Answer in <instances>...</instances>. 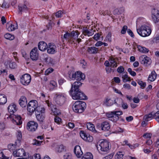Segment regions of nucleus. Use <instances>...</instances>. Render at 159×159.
<instances>
[{
    "instance_id": "nucleus-1",
    "label": "nucleus",
    "mask_w": 159,
    "mask_h": 159,
    "mask_svg": "<svg viewBox=\"0 0 159 159\" xmlns=\"http://www.w3.org/2000/svg\"><path fill=\"white\" fill-rule=\"evenodd\" d=\"M82 83L79 81H75L71 85V88L69 92L73 99L75 100H85L87 96L79 89Z\"/></svg>"
},
{
    "instance_id": "nucleus-2",
    "label": "nucleus",
    "mask_w": 159,
    "mask_h": 159,
    "mask_svg": "<svg viewBox=\"0 0 159 159\" xmlns=\"http://www.w3.org/2000/svg\"><path fill=\"white\" fill-rule=\"evenodd\" d=\"M78 31H73L70 33L66 32L63 36L61 35V38L62 40L65 39L69 43H75V40L77 38L78 36Z\"/></svg>"
},
{
    "instance_id": "nucleus-3",
    "label": "nucleus",
    "mask_w": 159,
    "mask_h": 159,
    "mask_svg": "<svg viewBox=\"0 0 159 159\" xmlns=\"http://www.w3.org/2000/svg\"><path fill=\"white\" fill-rule=\"evenodd\" d=\"M86 107L85 102L80 101H76L73 104L72 109L75 113H82Z\"/></svg>"
},
{
    "instance_id": "nucleus-4",
    "label": "nucleus",
    "mask_w": 159,
    "mask_h": 159,
    "mask_svg": "<svg viewBox=\"0 0 159 159\" xmlns=\"http://www.w3.org/2000/svg\"><path fill=\"white\" fill-rule=\"evenodd\" d=\"M122 114L121 111H113L107 113L106 116L110 120L115 122L119 119V116Z\"/></svg>"
},
{
    "instance_id": "nucleus-5",
    "label": "nucleus",
    "mask_w": 159,
    "mask_h": 159,
    "mask_svg": "<svg viewBox=\"0 0 159 159\" xmlns=\"http://www.w3.org/2000/svg\"><path fill=\"white\" fill-rule=\"evenodd\" d=\"M45 108L42 107L38 108L37 111L35 112L36 119L40 124L43 123L45 121Z\"/></svg>"
},
{
    "instance_id": "nucleus-6",
    "label": "nucleus",
    "mask_w": 159,
    "mask_h": 159,
    "mask_svg": "<svg viewBox=\"0 0 159 159\" xmlns=\"http://www.w3.org/2000/svg\"><path fill=\"white\" fill-rule=\"evenodd\" d=\"M138 33L141 36L145 37L149 36L151 33V30L146 25L141 26L139 29H137Z\"/></svg>"
},
{
    "instance_id": "nucleus-7",
    "label": "nucleus",
    "mask_w": 159,
    "mask_h": 159,
    "mask_svg": "<svg viewBox=\"0 0 159 159\" xmlns=\"http://www.w3.org/2000/svg\"><path fill=\"white\" fill-rule=\"evenodd\" d=\"M42 108L39 106H38V103L37 101L35 100H32L30 101L27 106V110L29 112L32 113L34 111H36L38 108Z\"/></svg>"
},
{
    "instance_id": "nucleus-8",
    "label": "nucleus",
    "mask_w": 159,
    "mask_h": 159,
    "mask_svg": "<svg viewBox=\"0 0 159 159\" xmlns=\"http://www.w3.org/2000/svg\"><path fill=\"white\" fill-rule=\"evenodd\" d=\"M98 149L100 148L101 151L107 152L111 148V146L110 143L107 140L102 141L99 144V145H97Z\"/></svg>"
},
{
    "instance_id": "nucleus-9",
    "label": "nucleus",
    "mask_w": 159,
    "mask_h": 159,
    "mask_svg": "<svg viewBox=\"0 0 159 159\" xmlns=\"http://www.w3.org/2000/svg\"><path fill=\"white\" fill-rule=\"evenodd\" d=\"M85 75L84 74L82 73L81 72L78 71L73 73L71 79L72 80L76 79L77 81H79L81 80L85 79Z\"/></svg>"
},
{
    "instance_id": "nucleus-10",
    "label": "nucleus",
    "mask_w": 159,
    "mask_h": 159,
    "mask_svg": "<svg viewBox=\"0 0 159 159\" xmlns=\"http://www.w3.org/2000/svg\"><path fill=\"white\" fill-rule=\"evenodd\" d=\"M97 128L99 130L106 131L110 129V125L109 122L104 121L101 123H98L96 125Z\"/></svg>"
},
{
    "instance_id": "nucleus-11",
    "label": "nucleus",
    "mask_w": 159,
    "mask_h": 159,
    "mask_svg": "<svg viewBox=\"0 0 159 159\" xmlns=\"http://www.w3.org/2000/svg\"><path fill=\"white\" fill-rule=\"evenodd\" d=\"M31 76L28 74H26L23 75L21 78L20 81L23 85H28L30 83L31 80Z\"/></svg>"
},
{
    "instance_id": "nucleus-12",
    "label": "nucleus",
    "mask_w": 159,
    "mask_h": 159,
    "mask_svg": "<svg viewBox=\"0 0 159 159\" xmlns=\"http://www.w3.org/2000/svg\"><path fill=\"white\" fill-rule=\"evenodd\" d=\"M38 127V123L34 121L28 122L27 125V129L28 130L32 132L35 131Z\"/></svg>"
},
{
    "instance_id": "nucleus-13",
    "label": "nucleus",
    "mask_w": 159,
    "mask_h": 159,
    "mask_svg": "<svg viewBox=\"0 0 159 159\" xmlns=\"http://www.w3.org/2000/svg\"><path fill=\"white\" fill-rule=\"evenodd\" d=\"M152 17L154 22L157 23L159 21V11L158 10L154 8L152 11Z\"/></svg>"
},
{
    "instance_id": "nucleus-14",
    "label": "nucleus",
    "mask_w": 159,
    "mask_h": 159,
    "mask_svg": "<svg viewBox=\"0 0 159 159\" xmlns=\"http://www.w3.org/2000/svg\"><path fill=\"white\" fill-rule=\"evenodd\" d=\"M139 61L142 64L147 66L150 64L151 63L150 58L146 55H143L139 57Z\"/></svg>"
},
{
    "instance_id": "nucleus-15",
    "label": "nucleus",
    "mask_w": 159,
    "mask_h": 159,
    "mask_svg": "<svg viewBox=\"0 0 159 159\" xmlns=\"http://www.w3.org/2000/svg\"><path fill=\"white\" fill-rule=\"evenodd\" d=\"M80 135L82 139L87 142H91L93 140V138L92 136L90 135L89 134H86L83 131H81L80 132Z\"/></svg>"
},
{
    "instance_id": "nucleus-16",
    "label": "nucleus",
    "mask_w": 159,
    "mask_h": 159,
    "mask_svg": "<svg viewBox=\"0 0 159 159\" xmlns=\"http://www.w3.org/2000/svg\"><path fill=\"white\" fill-rule=\"evenodd\" d=\"M30 57L31 59L33 61H36L38 59L39 54L37 48H34L32 50L30 53Z\"/></svg>"
},
{
    "instance_id": "nucleus-17",
    "label": "nucleus",
    "mask_w": 159,
    "mask_h": 159,
    "mask_svg": "<svg viewBox=\"0 0 159 159\" xmlns=\"http://www.w3.org/2000/svg\"><path fill=\"white\" fill-rule=\"evenodd\" d=\"M65 98L64 96L60 95H57L55 99V102L57 104L61 106L65 102Z\"/></svg>"
},
{
    "instance_id": "nucleus-18",
    "label": "nucleus",
    "mask_w": 159,
    "mask_h": 159,
    "mask_svg": "<svg viewBox=\"0 0 159 159\" xmlns=\"http://www.w3.org/2000/svg\"><path fill=\"white\" fill-rule=\"evenodd\" d=\"M41 60H43L45 61L46 64H53V59L50 57H48L47 54H43L41 57Z\"/></svg>"
},
{
    "instance_id": "nucleus-19",
    "label": "nucleus",
    "mask_w": 159,
    "mask_h": 159,
    "mask_svg": "<svg viewBox=\"0 0 159 159\" xmlns=\"http://www.w3.org/2000/svg\"><path fill=\"white\" fill-rule=\"evenodd\" d=\"M13 156L15 157H20L24 156L25 155L24 150L22 149H19L16 151H13Z\"/></svg>"
},
{
    "instance_id": "nucleus-20",
    "label": "nucleus",
    "mask_w": 159,
    "mask_h": 159,
    "mask_svg": "<svg viewBox=\"0 0 159 159\" xmlns=\"http://www.w3.org/2000/svg\"><path fill=\"white\" fill-rule=\"evenodd\" d=\"M74 152L78 158H80L83 153L80 146H76L74 149Z\"/></svg>"
},
{
    "instance_id": "nucleus-21",
    "label": "nucleus",
    "mask_w": 159,
    "mask_h": 159,
    "mask_svg": "<svg viewBox=\"0 0 159 159\" xmlns=\"http://www.w3.org/2000/svg\"><path fill=\"white\" fill-rule=\"evenodd\" d=\"M18 13L22 14L23 12H25L28 10V8L25 4H20L18 5Z\"/></svg>"
},
{
    "instance_id": "nucleus-22",
    "label": "nucleus",
    "mask_w": 159,
    "mask_h": 159,
    "mask_svg": "<svg viewBox=\"0 0 159 159\" xmlns=\"http://www.w3.org/2000/svg\"><path fill=\"white\" fill-rule=\"evenodd\" d=\"M38 48L41 51H44L47 49V43L43 41H41L38 43Z\"/></svg>"
},
{
    "instance_id": "nucleus-23",
    "label": "nucleus",
    "mask_w": 159,
    "mask_h": 159,
    "mask_svg": "<svg viewBox=\"0 0 159 159\" xmlns=\"http://www.w3.org/2000/svg\"><path fill=\"white\" fill-rule=\"evenodd\" d=\"M56 49L55 45L50 43L49 46H47V52L49 54H54L55 52Z\"/></svg>"
},
{
    "instance_id": "nucleus-24",
    "label": "nucleus",
    "mask_w": 159,
    "mask_h": 159,
    "mask_svg": "<svg viewBox=\"0 0 159 159\" xmlns=\"http://www.w3.org/2000/svg\"><path fill=\"white\" fill-rule=\"evenodd\" d=\"M19 104L22 107H25L27 104V101L26 98L22 96L19 100Z\"/></svg>"
},
{
    "instance_id": "nucleus-25",
    "label": "nucleus",
    "mask_w": 159,
    "mask_h": 159,
    "mask_svg": "<svg viewBox=\"0 0 159 159\" xmlns=\"http://www.w3.org/2000/svg\"><path fill=\"white\" fill-rule=\"evenodd\" d=\"M51 108L54 115H59L61 114V111L57 109L55 106L53 105H51Z\"/></svg>"
},
{
    "instance_id": "nucleus-26",
    "label": "nucleus",
    "mask_w": 159,
    "mask_h": 159,
    "mask_svg": "<svg viewBox=\"0 0 159 159\" xmlns=\"http://www.w3.org/2000/svg\"><path fill=\"white\" fill-rule=\"evenodd\" d=\"M8 111L11 114H13L17 110L16 105L14 103L11 104L8 107Z\"/></svg>"
},
{
    "instance_id": "nucleus-27",
    "label": "nucleus",
    "mask_w": 159,
    "mask_h": 159,
    "mask_svg": "<svg viewBox=\"0 0 159 159\" xmlns=\"http://www.w3.org/2000/svg\"><path fill=\"white\" fill-rule=\"evenodd\" d=\"M16 28L15 27L14 25H13L11 23H7L6 25V28L9 31H12L15 30L16 28L17 29V24L16 23Z\"/></svg>"
},
{
    "instance_id": "nucleus-28",
    "label": "nucleus",
    "mask_w": 159,
    "mask_h": 159,
    "mask_svg": "<svg viewBox=\"0 0 159 159\" xmlns=\"http://www.w3.org/2000/svg\"><path fill=\"white\" fill-rule=\"evenodd\" d=\"M157 75V74L154 70L152 71L151 74L149 75L148 80L151 82L154 81L156 78Z\"/></svg>"
},
{
    "instance_id": "nucleus-29",
    "label": "nucleus",
    "mask_w": 159,
    "mask_h": 159,
    "mask_svg": "<svg viewBox=\"0 0 159 159\" xmlns=\"http://www.w3.org/2000/svg\"><path fill=\"white\" fill-rule=\"evenodd\" d=\"M110 62V66L112 67H116L117 66V63L116 60L113 57H110L109 59Z\"/></svg>"
},
{
    "instance_id": "nucleus-30",
    "label": "nucleus",
    "mask_w": 159,
    "mask_h": 159,
    "mask_svg": "<svg viewBox=\"0 0 159 159\" xmlns=\"http://www.w3.org/2000/svg\"><path fill=\"white\" fill-rule=\"evenodd\" d=\"M93 31L91 30H88L87 29V27H86L83 29V33L84 35L89 36L92 35L94 34Z\"/></svg>"
},
{
    "instance_id": "nucleus-31",
    "label": "nucleus",
    "mask_w": 159,
    "mask_h": 159,
    "mask_svg": "<svg viewBox=\"0 0 159 159\" xmlns=\"http://www.w3.org/2000/svg\"><path fill=\"white\" fill-rule=\"evenodd\" d=\"M7 102L6 96L3 94H0V105H3Z\"/></svg>"
},
{
    "instance_id": "nucleus-32",
    "label": "nucleus",
    "mask_w": 159,
    "mask_h": 159,
    "mask_svg": "<svg viewBox=\"0 0 159 159\" xmlns=\"http://www.w3.org/2000/svg\"><path fill=\"white\" fill-rule=\"evenodd\" d=\"M21 117L20 116H15V119H14V123H16L17 125H20L22 123L21 120Z\"/></svg>"
},
{
    "instance_id": "nucleus-33",
    "label": "nucleus",
    "mask_w": 159,
    "mask_h": 159,
    "mask_svg": "<svg viewBox=\"0 0 159 159\" xmlns=\"http://www.w3.org/2000/svg\"><path fill=\"white\" fill-rule=\"evenodd\" d=\"M87 129L93 132H96V131L95 129L94 126L93 124L89 123L87 124Z\"/></svg>"
},
{
    "instance_id": "nucleus-34",
    "label": "nucleus",
    "mask_w": 159,
    "mask_h": 159,
    "mask_svg": "<svg viewBox=\"0 0 159 159\" xmlns=\"http://www.w3.org/2000/svg\"><path fill=\"white\" fill-rule=\"evenodd\" d=\"M88 50L89 52L91 54H96L98 51V48L94 47H89Z\"/></svg>"
},
{
    "instance_id": "nucleus-35",
    "label": "nucleus",
    "mask_w": 159,
    "mask_h": 159,
    "mask_svg": "<svg viewBox=\"0 0 159 159\" xmlns=\"http://www.w3.org/2000/svg\"><path fill=\"white\" fill-rule=\"evenodd\" d=\"M137 48L139 51L143 53H148L149 51L148 49L140 45H138Z\"/></svg>"
},
{
    "instance_id": "nucleus-36",
    "label": "nucleus",
    "mask_w": 159,
    "mask_h": 159,
    "mask_svg": "<svg viewBox=\"0 0 159 159\" xmlns=\"http://www.w3.org/2000/svg\"><path fill=\"white\" fill-rule=\"evenodd\" d=\"M81 159H93V156L91 153L88 152L85 154Z\"/></svg>"
},
{
    "instance_id": "nucleus-37",
    "label": "nucleus",
    "mask_w": 159,
    "mask_h": 159,
    "mask_svg": "<svg viewBox=\"0 0 159 159\" xmlns=\"http://www.w3.org/2000/svg\"><path fill=\"white\" fill-rule=\"evenodd\" d=\"M153 118L152 114V112L145 116L143 117V120H145L146 122H148L149 120H151Z\"/></svg>"
},
{
    "instance_id": "nucleus-38",
    "label": "nucleus",
    "mask_w": 159,
    "mask_h": 159,
    "mask_svg": "<svg viewBox=\"0 0 159 159\" xmlns=\"http://www.w3.org/2000/svg\"><path fill=\"white\" fill-rule=\"evenodd\" d=\"M16 137L17 138L18 142V143H20V142L22 139V136L21 132L20 130L17 131L16 133Z\"/></svg>"
},
{
    "instance_id": "nucleus-39",
    "label": "nucleus",
    "mask_w": 159,
    "mask_h": 159,
    "mask_svg": "<svg viewBox=\"0 0 159 159\" xmlns=\"http://www.w3.org/2000/svg\"><path fill=\"white\" fill-rule=\"evenodd\" d=\"M152 114L153 118L155 119L158 122H159V110L156 113L152 112Z\"/></svg>"
},
{
    "instance_id": "nucleus-40",
    "label": "nucleus",
    "mask_w": 159,
    "mask_h": 159,
    "mask_svg": "<svg viewBox=\"0 0 159 159\" xmlns=\"http://www.w3.org/2000/svg\"><path fill=\"white\" fill-rule=\"evenodd\" d=\"M124 11V8L123 7L119 9H116L114 11L115 14H119L123 13Z\"/></svg>"
},
{
    "instance_id": "nucleus-41",
    "label": "nucleus",
    "mask_w": 159,
    "mask_h": 159,
    "mask_svg": "<svg viewBox=\"0 0 159 159\" xmlns=\"http://www.w3.org/2000/svg\"><path fill=\"white\" fill-rule=\"evenodd\" d=\"M4 37L6 39L10 40H12L14 39V36L13 35L8 33L5 34Z\"/></svg>"
},
{
    "instance_id": "nucleus-42",
    "label": "nucleus",
    "mask_w": 159,
    "mask_h": 159,
    "mask_svg": "<svg viewBox=\"0 0 159 159\" xmlns=\"http://www.w3.org/2000/svg\"><path fill=\"white\" fill-rule=\"evenodd\" d=\"M122 78L123 82L125 83L127 81H130V78L128 77L127 73L123 75L122 77Z\"/></svg>"
},
{
    "instance_id": "nucleus-43",
    "label": "nucleus",
    "mask_w": 159,
    "mask_h": 159,
    "mask_svg": "<svg viewBox=\"0 0 159 159\" xmlns=\"http://www.w3.org/2000/svg\"><path fill=\"white\" fill-rule=\"evenodd\" d=\"M123 100L121 98H117L114 100V103L117 104L118 106H119L123 102Z\"/></svg>"
},
{
    "instance_id": "nucleus-44",
    "label": "nucleus",
    "mask_w": 159,
    "mask_h": 159,
    "mask_svg": "<svg viewBox=\"0 0 159 159\" xmlns=\"http://www.w3.org/2000/svg\"><path fill=\"white\" fill-rule=\"evenodd\" d=\"M43 142V141H39L36 139L33 140L32 144L33 145H35L39 146L41 145V143Z\"/></svg>"
},
{
    "instance_id": "nucleus-45",
    "label": "nucleus",
    "mask_w": 159,
    "mask_h": 159,
    "mask_svg": "<svg viewBox=\"0 0 159 159\" xmlns=\"http://www.w3.org/2000/svg\"><path fill=\"white\" fill-rule=\"evenodd\" d=\"M138 83L140 86L141 88L144 89L145 87L146 86V83L145 82H143L141 80H139L138 81Z\"/></svg>"
},
{
    "instance_id": "nucleus-46",
    "label": "nucleus",
    "mask_w": 159,
    "mask_h": 159,
    "mask_svg": "<svg viewBox=\"0 0 159 159\" xmlns=\"http://www.w3.org/2000/svg\"><path fill=\"white\" fill-rule=\"evenodd\" d=\"M0 158L2 159H11L10 157H8L4 155L2 151H0Z\"/></svg>"
},
{
    "instance_id": "nucleus-47",
    "label": "nucleus",
    "mask_w": 159,
    "mask_h": 159,
    "mask_svg": "<svg viewBox=\"0 0 159 159\" xmlns=\"http://www.w3.org/2000/svg\"><path fill=\"white\" fill-rule=\"evenodd\" d=\"M124 155V154L122 153V152H118L115 155L116 158L118 159H120L122 158Z\"/></svg>"
},
{
    "instance_id": "nucleus-48",
    "label": "nucleus",
    "mask_w": 159,
    "mask_h": 159,
    "mask_svg": "<svg viewBox=\"0 0 159 159\" xmlns=\"http://www.w3.org/2000/svg\"><path fill=\"white\" fill-rule=\"evenodd\" d=\"M105 103L107 106H111L113 104L114 102L112 100L110 99H107Z\"/></svg>"
},
{
    "instance_id": "nucleus-49",
    "label": "nucleus",
    "mask_w": 159,
    "mask_h": 159,
    "mask_svg": "<svg viewBox=\"0 0 159 159\" xmlns=\"http://www.w3.org/2000/svg\"><path fill=\"white\" fill-rule=\"evenodd\" d=\"M63 157L64 159H70L71 158V155L69 153H66L64 155Z\"/></svg>"
},
{
    "instance_id": "nucleus-50",
    "label": "nucleus",
    "mask_w": 159,
    "mask_h": 159,
    "mask_svg": "<svg viewBox=\"0 0 159 159\" xmlns=\"http://www.w3.org/2000/svg\"><path fill=\"white\" fill-rule=\"evenodd\" d=\"M65 149L63 145H60L59 146L58 148L57 151L59 152H61L64 151Z\"/></svg>"
},
{
    "instance_id": "nucleus-51",
    "label": "nucleus",
    "mask_w": 159,
    "mask_h": 159,
    "mask_svg": "<svg viewBox=\"0 0 159 159\" xmlns=\"http://www.w3.org/2000/svg\"><path fill=\"white\" fill-rule=\"evenodd\" d=\"M61 118L57 116H56L54 118L55 122L58 124H60L61 122Z\"/></svg>"
},
{
    "instance_id": "nucleus-52",
    "label": "nucleus",
    "mask_w": 159,
    "mask_h": 159,
    "mask_svg": "<svg viewBox=\"0 0 159 159\" xmlns=\"http://www.w3.org/2000/svg\"><path fill=\"white\" fill-rule=\"evenodd\" d=\"M106 40L109 42L111 41V32L108 33L106 38Z\"/></svg>"
},
{
    "instance_id": "nucleus-53",
    "label": "nucleus",
    "mask_w": 159,
    "mask_h": 159,
    "mask_svg": "<svg viewBox=\"0 0 159 159\" xmlns=\"http://www.w3.org/2000/svg\"><path fill=\"white\" fill-rule=\"evenodd\" d=\"M17 66L16 63L14 62L10 63L9 64V67L11 69H15Z\"/></svg>"
},
{
    "instance_id": "nucleus-54",
    "label": "nucleus",
    "mask_w": 159,
    "mask_h": 159,
    "mask_svg": "<svg viewBox=\"0 0 159 159\" xmlns=\"http://www.w3.org/2000/svg\"><path fill=\"white\" fill-rule=\"evenodd\" d=\"M53 71V69L52 68L47 69L45 72V74L46 75H48L49 73H51Z\"/></svg>"
},
{
    "instance_id": "nucleus-55",
    "label": "nucleus",
    "mask_w": 159,
    "mask_h": 159,
    "mask_svg": "<svg viewBox=\"0 0 159 159\" xmlns=\"http://www.w3.org/2000/svg\"><path fill=\"white\" fill-rule=\"evenodd\" d=\"M120 105H121L122 108L124 109H126L128 108V106L127 103L124 102L123 101Z\"/></svg>"
},
{
    "instance_id": "nucleus-56",
    "label": "nucleus",
    "mask_w": 159,
    "mask_h": 159,
    "mask_svg": "<svg viewBox=\"0 0 159 159\" xmlns=\"http://www.w3.org/2000/svg\"><path fill=\"white\" fill-rule=\"evenodd\" d=\"M80 64L82 65V67L83 68H85L87 66V63L85 61L83 60L80 62Z\"/></svg>"
},
{
    "instance_id": "nucleus-57",
    "label": "nucleus",
    "mask_w": 159,
    "mask_h": 159,
    "mask_svg": "<svg viewBox=\"0 0 159 159\" xmlns=\"http://www.w3.org/2000/svg\"><path fill=\"white\" fill-rule=\"evenodd\" d=\"M127 30V26L124 25L122 28L121 33L122 34H124L125 33L126 30Z\"/></svg>"
},
{
    "instance_id": "nucleus-58",
    "label": "nucleus",
    "mask_w": 159,
    "mask_h": 159,
    "mask_svg": "<svg viewBox=\"0 0 159 159\" xmlns=\"http://www.w3.org/2000/svg\"><path fill=\"white\" fill-rule=\"evenodd\" d=\"M101 34H99V33L96 34L94 37L93 39H94L96 40H97L99 39L100 37Z\"/></svg>"
},
{
    "instance_id": "nucleus-59",
    "label": "nucleus",
    "mask_w": 159,
    "mask_h": 159,
    "mask_svg": "<svg viewBox=\"0 0 159 159\" xmlns=\"http://www.w3.org/2000/svg\"><path fill=\"white\" fill-rule=\"evenodd\" d=\"M8 148L10 151L11 152L12 151L13 152V151H14V146L13 144L11 145L10 144L8 145Z\"/></svg>"
},
{
    "instance_id": "nucleus-60",
    "label": "nucleus",
    "mask_w": 159,
    "mask_h": 159,
    "mask_svg": "<svg viewBox=\"0 0 159 159\" xmlns=\"http://www.w3.org/2000/svg\"><path fill=\"white\" fill-rule=\"evenodd\" d=\"M124 70V68L123 66H120L117 69V71L119 73H121L123 72Z\"/></svg>"
},
{
    "instance_id": "nucleus-61",
    "label": "nucleus",
    "mask_w": 159,
    "mask_h": 159,
    "mask_svg": "<svg viewBox=\"0 0 159 159\" xmlns=\"http://www.w3.org/2000/svg\"><path fill=\"white\" fill-rule=\"evenodd\" d=\"M62 14V12L61 11H59L56 13L55 15L57 17L59 18L61 17V15Z\"/></svg>"
},
{
    "instance_id": "nucleus-62",
    "label": "nucleus",
    "mask_w": 159,
    "mask_h": 159,
    "mask_svg": "<svg viewBox=\"0 0 159 159\" xmlns=\"http://www.w3.org/2000/svg\"><path fill=\"white\" fill-rule=\"evenodd\" d=\"M127 32L129 35L131 37L134 38V35L132 30L130 29H128L127 30Z\"/></svg>"
},
{
    "instance_id": "nucleus-63",
    "label": "nucleus",
    "mask_w": 159,
    "mask_h": 159,
    "mask_svg": "<svg viewBox=\"0 0 159 159\" xmlns=\"http://www.w3.org/2000/svg\"><path fill=\"white\" fill-rule=\"evenodd\" d=\"M114 155L113 153H112L107 156H106L103 159H111Z\"/></svg>"
},
{
    "instance_id": "nucleus-64",
    "label": "nucleus",
    "mask_w": 159,
    "mask_h": 159,
    "mask_svg": "<svg viewBox=\"0 0 159 159\" xmlns=\"http://www.w3.org/2000/svg\"><path fill=\"white\" fill-rule=\"evenodd\" d=\"M32 159H41L40 155L39 154H34V157H32Z\"/></svg>"
}]
</instances>
